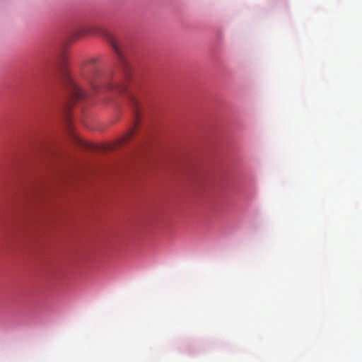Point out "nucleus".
<instances>
[{
	"label": "nucleus",
	"instance_id": "obj_1",
	"mask_svg": "<svg viewBox=\"0 0 362 362\" xmlns=\"http://www.w3.org/2000/svg\"><path fill=\"white\" fill-rule=\"evenodd\" d=\"M112 73L101 74L90 64L86 70L83 78L90 86L93 93L102 90H115L119 93L127 90L126 84H119L112 81Z\"/></svg>",
	"mask_w": 362,
	"mask_h": 362
},
{
	"label": "nucleus",
	"instance_id": "obj_2",
	"mask_svg": "<svg viewBox=\"0 0 362 362\" xmlns=\"http://www.w3.org/2000/svg\"><path fill=\"white\" fill-rule=\"evenodd\" d=\"M106 40L112 45L115 54L117 56L119 66H121L125 83L129 80L131 76V69L129 64L124 55L115 37L109 33H105Z\"/></svg>",
	"mask_w": 362,
	"mask_h": 362
},
{
	"label": "nucleus",
	"instance_id": "obj_3",
	"mask_svg": "<svg viewBox=\"0 0 362 362\" xmlns=\"http://www.w3.org/2000/svg\"><path fill=\"white\" fill-rule=\"evenodd\" d=\"M62 69H64V62H62ZM63 77L64 78L67 88L75 99H83L89 97L92 95V93L82 88L79 86L74 78L68 74L65 70H62Z\"/></svg>",
	"mask_w": 362,
	"mask_h": 362
},
{
	"label": "nucleus",
	"instance_id": "obj_4",
	"mask_svg": "<svg viewBox=\"0 0 362 362\" xmlns=\"http://www.w3.org/2000/svg\"><path fill=\"white\" fill-rule=\"evenodd\" d=\"M129 98L132 105L136 107L138 105V101L136 97L132 94H129Z\"/></svg>",
	"mask_w": 362,
	"mask_h": 362
},
{
	"label": "nucleus",
	"instance_id": "obj_5",
	"mask_svg": "<svg viewBox=\"0 0 362 362\" xmlns=\"http://www.w3.org/2000/svg\"><path fill=\"white\" fill-rule=\"evenodd\" d=\"M134 129H132L131 131H129L126 136H124L123 138H122V140L121 142L124 143L125 141H127L128 139H130V137L132 136V135L134 133Z\"/></svg>",
	"mask_w": 362,
	"mask_h": 362
},
{
	"label": "nucleus",
	"instance_id": "obj_6",
	"mask_svg": "<svg viewBox=\"0 0 362 362\" xmlns=\"http://www.w3.org/2000/svg\"><path fill=\"white\" fill-rule=\"evenodd\" d=\"M97 62V59H92L90 61V64H95Z\"/></svg>",
	"mask_w": 362,
	"mask_h": 362
}]
</instances>
